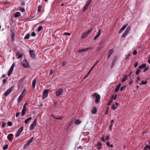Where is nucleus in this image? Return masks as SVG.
<instances>
[{"instance_id": "nucleus-1", "label": "nucleus", "mask_w": 150, "mask_h": 150, "mask_svg": "<svg viewBox=\"0 0 150 150\" xmlns=\"http://www.w3.org/2000/svg\"><path fill=\"white\" fill-rule=\"evenodd\" d=\"M92 96L93 97L95 98H96V103H98L100 99V96L99 94H98L97 93H94Z\"/></svg>"}, {"instance_id": "nucleus-2", "label": "nucleus", "mask_w": 150, "mask_h": 150, "mask_svg": "<svg viewBox=\"0 0 150 150\" xmlns=\"http://www.w3.org/2000/svg\"><path fill=\"white\" fill-rule=\"evenodd\" d=\"M29 53L30 57L33 59H35L36 58V55L34 50H31L29 51Z\"/></svg>"}, {"instance_id": "nucleus-3", "label": "nucleus", "mask_w": 150, "mask_h": 150, "mask_svg": "<svg viewBox=\"0 0 150 150\" xmlns=\"http://www.w3.org/2000/svg\"><path fill=\"white\" fill-rule=\"evenodd\" d=\"M92 30V29H91L83 33L82 35L81 38L83 39L85 38L91 32Z\"/></svg>"}, {"instance_id": "nucleus-4", "label": "nucleus", "mask_w": 150, "mask_h": 150, "mask_svg": "<svg viewBox=\"0 0 150 150\" xmlns=\"http://www.w3.org/2000/svg\"><path fill=\"white\" fill-rule=\"evenodd\" d=\"M13 86H11L10 88L7 90L4 93L5 96H7L13 91Z\"/></svg>"}, {"instance_id": "nucleus-5", "label": "nucleus", "mask_w": 150, "mask_h": 150, "mask_svg": "<svg viewBox=\"0 0 150 150\" xmlns=\"http://www.w3.org/2000/svg\"><path fill=\"white\" fill-rule=\"evenodd\" d=\"M36 122L37 120L36 119H35L34 121L32 122V124L30 125V130H32L34 129V127L36 125Z\"/></svg>"}, {"instance_id": "nucleus-6", "label": "nucleus", "mask_w": 150, "mask_h": 150, "mask_svg": "<svg viewBox=\"0 0 150 150\" xmlns=\"http://www.w3.org/2000/svg\"><path fill=\"white\" fill-rule=\"evenodd\" d=\"M49 92V90L48 89H45L44 90L42 97L43 99H45L48 96V93Z\"/></svg>"}, {"instance_id": "nucleus-7", "label": "nucleus", "mask_w": 150, "mask_h": 150, "mask_svg": "<svg viewBox=\"0 0 150 150\" xmlns=\"http://www.w3.org/2000/svg\"><path fill=\"white\" fill-rule=\"evenodd\" d=\"M14 64H13L11 67V68L10 69V70H9L8 73V76H10L11 74L12 73V71L14 69Z\"/></svg>"}, {"instance_id": "nucleus-8", "label": "nucleus", "mask_w": 150, "mask_h": 150, "mask_svg": "<svg viewBox=\"0 0 150 150\" xmlns=\"http://www.w3.org/2000/svg\"><path fill=\"white\" fill-rule=\"evenodd\" d=\"M23 127L22 126L18 130V132L16 135V137H18L21 134V133L23 130Z\"/></svg>"}, {"instance_id": "nucleus-9", "label": "nucleus", "mask_w": 150, "mask_h": 150, "mask_svg": "<svg viewBox=\"0 0 150 150\" xmlns=\"http://www.w3.org/2000/svg\"><path fill=\"white\" fill-rule=\"evenodd\" d=\"M63 92V90L62 89H59L56 92V96H58L62 95Z\"/></svg>"}, {"instance_id": "nucleus-10", "label": "nucleus", "mask_w": 150, "mask_h": 150, "mask_svg": "<svg viewBox=\"0 0 150 150\" xmlns=\"http://www.w3.org/2000/svg\"><path fill=\"white\" fill-rule=\"evenodd\" d=\"M27 105V103H25L23 107V108L22 111V116H23L24 115L25 113L26 112V105Z\"/></svg>"}, {"instance_id": "nucleus-11", "label": "nucleus", "mask_w": 150, "mask_h": 150, "mask_svg": "<svg viewBox=\"0 0 150 150\" xmlns=\"http://www.w3.org/2000/svg\"><path fill=\"white\" fill-rule=\"evenodd\" d=\"M23 66L25 68H28V67L27 62L26 60H24L22 63Z\"/></svg>"}, {"instance_id": "nucleus-12", "label": "nucleus", "mask_w": 150, "mask_h": 150, "mask_svg": "<svg viewBox=\"0 0 150 150\" xmlns=\"http://www.w3.org/2000/svg\"><path fill=\"white\" fill-rule=\"evenodd\" d=\"M24 91H23L21 93V95L18 98V103H20L22 100V99L23 96V94L24 93Z\"/></svg>"}, {"instance_id": "nucleus-13", "label": "nucleus", "mask_w": 150, "mask_h": 150, "mask_svg": "<svg viewBox=\"0 0 150 150\" xmlns=\"http://www.w3.org/2000/svg\"><path fill=\"white\" fill-rule=\"evenodd\" d=\"M101 30L100 29H99L98 30L97 35H96L94 38V40H96L99 37L101 34Z\"/></svg>"}, {"instance_id": "nucleus-14", "label": "nucleus", "mask_w": 150, "mask_h": 150, "mask_svg": "<svg viewBox=\"0 0 150 150\" xmlns=\"http://www.w3.org/2000/svg\"><path fill=\"white\" fill-rule=\"evenodd\" d=\"M118 105V103H115V104H114L112 105V109L113 110H115L117 108Z\"/></svg>"}, {"instance_id": "nucleus-15", "label": "nucleus", "mask_w": 150, "mask_h": 150, "mask_svg": "<svg viewBox=\"0 0 150 150\" xmlns=\"http://www.w3.org/2000/svg\"><path fill=\"white\" fill-rule=\"evenodd\" d=\"M127 24L123 26L121 28L120 30L119 33H121L125 29V28L127 27Z\"/></svg>"}, {"instance_id": "nucleus-16", "label": "nucleus", "mask_w": 150, "mask_h": 150, "mask_svg": "<svg viewBox=\"0 0 150 150\" xmlns=\"http://www.w3.org/2000/svg\"><path fill=\"white\" fill-rule=\"evenodd\" d=\"M36 82V79L35 78L33 80V82H32V83L33 88H34L35 87V85Z\"/></svg>"}, {"instance_id": "nucleus-17", "label": "nucleus", "mask_w": 150, "mask_h": 150, "mask_svg": "<svg viewBox=\"0 0 150 150\" xmlns=\"http://www.w3.org/2000/svg\"><path fill=\"white\" fill-rule=\"evenodd\" d=\"M113 52V50L112 49L110 50L109 51L107 57L108 58H109L110 57L111 54Z\"/></svg>"}, {"instance_id": "nucleus-18", "label": "nucleus", "mask_w": 150, "mask_h": 150, "mask_svg": "<svg viewBox=\"0 0 150 150\" xmlns=\"http://www.w3.org/2000/svg\"><path fill=\"white\" fill-rule=\"evenodd\" d=\"M97 111V109L96 107H94L92 110V113L93 114H95Z\"/></svg>"}, {"instance_id": "nucleus-19", "label": "nucleus", "mask_w": 150, "mask_h": 150, "mask_svg": "<svg viewBox=\"0 0 150 150\" xmlns=\"http://www.w3.org/2000/svg\"><path fill=\"white\" fill-rule=\"evenodd\" d=\"M146 67V64H143L141 66H139V69H142V68H145Z\"/></svg>"}, {"instance_id": "nucleus-20", "label": "nucleus", "mask_w": 150, "mask_h": 150, "mask_svg": "<svg viewBox=\"0 0 150 150\" xmlns=\"http://www.w3.org/2000/svg\"><path fill=\"white\" fill-rule=\"evenodd\" d=\"M121 85V83H120L117 86V87L116 88H115V92H117L118 91L120 88V87Z\"/></svg>"}, {"instance_id": "nucleus-21", "label": "nucleus", "mask_w": 150, "mask_h": 150, "mask_svg": "<svg viewBox=\"0 0 150 150\" xmlns=\"http://www.w3.org/2000/svg\"><path fill=\"white\" fill-rule=\"evenodd\" d=\"M13 136V134H9L7 136V138L9 140H11L12 139L11 137H12Z\"/></svg>"}, {"instance_id": "nucleus-22", "label": "nucleus", "mask_w": 150, "mask_h": 150, "mask_svg": "<svg viewBox=\"0 0 150 150\" xmlns=\"http://www.w3.org/2000/svg\"><path fill=\"white\" fill-rule=\"evenodd\" d=\"M127 79V75L123 77L122 80V83H123Z\"/></svg>"}, {"instance_id": "nucleus-23", "label": "nucleus", "mask_w": 150, "mask_h": 150, "mask_svg": "<svg viewBox=\"0 0 150 150\" xmlns=\"http://www.w3.org/2000/svg\"><path fill=\"white\" fill-rule=\"evenodd\" d=\"M89 6L87 5H85L83 8V12L85 11L88 8Z\"/></svg>"}, {"instance_id": "nucleus-24", "label": "nucleus", "mask_w": 150, "mask_h": 150, "mask_svg": "<svg viewBox=\"0 0 150 150\" xmlns=\"http://www.w3.org/2000/svg\"><path fill=\"white\" fill-rule=\"evenodd\" d=\"M81 122V121L79 120H77L75 121V123L76 125H79Z\"/></svg>"}, {"instance_id": "nucleus-25", "label": "nucleus", "mask_w": 150, "mask_h": 150, "mask_svg": "<svg viewBox=\"0 0 150 150\" xmlns=\"http://www.w3.org/2000/svg\"><path fill=\"white\" fill-rule=\"evenodd\" d=\"M20 13L19 12H17L16 13L15 15V17H18L19 16H20Z\"/></svg>"}, {"instance_id": "nucleus-26", "label": "nucleus", "mask_w": 150, "mask_h": 150, "mask_svg": "<svg viewBox=\"0 0 150 150\" xmlns=\"http://www.w3.org/2000/svg\"><path fill=\"white\" fill-rule=\"evenodd\" d=\"M85 51H86V50H85V48H84V49H81L79 50L78 51V52H79V53H82V52H84Z\"/></svg>"}, {"instance_id": "nucleus-27", "label": "nucleus", "mask_w": 150, "mask_h": 150, "mask_svg": "<svg viewBox=\"0 0 150 150\" xmlns=\"http://www.w3.org/2000/svg\"><path fill=\"white\" fill-rule=\"evenodd\" d=\"M34 139H35L33 137H31L30 140L29 141V144L31 143Z\"/></svg>"}, {"instance_id": "nucleus-28", "label": "nucleus", "mask_w": 150, "mask_h": 150, "mask_svg": "<svg viewBox=\"0 0 150 150\" xmlns=\"http://www.w3.org/2000/svg\"><path fill=\"white\" fill-rule=\"evenodd\" d=\"M16 55H18V59L21 58L22 56V54H19V52H17Z\"/></svg>"}, {"instance_id": "nucleus-29", "label": "nucleus", "mask_w": 150, "mask_h": 150, "mask_svg": "<svg viewBox=\"0 0 150 150\" xmlns=\"http://www.w3.org/2000/svg\"><path fill=\"white\" fill-rule=\"evenodd\" d=\"M147 82V81H144L143 80L142 82L141 83H139V84L140 85H143V84H145Z\"/></svg>"}, {"instance_id": "nucleus-30", "label": "nucleus", "mask_w": 150, "mask_h": 150, "mask_svg": "<svg viewBox=\"0 0 150 150\" xmlns=\"http://www.w3.org/2000/svg\"><path fill=\"white\" fill-rule=\"evenodd\" d=\"M107 145L108 146H110L111 148L113 147V146L112 144L110 145V143L108 142H107Z\"/></svg>"}, {"instance_id": "nucleus-31", "label": "nucleus", "mask_w": 150, "mask_h": 150, "mask_svg": "<svg viewBox=\"0 0 150 150\" xmlns=\"http://www.w3.org/2000/svg\"><path fill=\"white\" fill-rule=\"evenodd\" d=\"M130 53H129V54L127 55H125V56L126 57V58L125 59L126 60L128 58H129V57L130 56Z\"/></svg>"}, {"instance_id": "nucleus-32", "label": "nucleus", "mask_w": 150, "mask_h": 150, "mask_svg": "<svg viewBox=\"0 0 150 150\" xmlns=\"http://www.w3.org/2000/svg\"><path fill=\"white\" fill-rule=\"evenodd\" d=\"M8 147V144H6L5 146L4 147H3V149L4 150H6Z\"/></svg>"}, {"instance_id": "nucleus-33", "label": "nucleus", "mask_w": 150, "mask_h": 150, "mask_svg": "<svg viewBox=\"0 0 150 150\" xmlns=\"http://www.w3.org/2000/svg\"><path fill=\"white\" fill-rule=\"evenodd\" d=\"M42 28V26H39L38 29V32L40 31Z\"/></svg>"}, {"instance_id": "nucleus-34", "label": "nucleus", "mask_w": 150, "mask_h": 150, "mask_svg": "<svg viewBox=\"0 0 150 150\" xmlns=\"http://www.w3.org/2000/svg\"><path fill=\"white\" fill-rule=\"evenodd\" d=\"M131 29V27L130 26H128L127 27V28L126 29V30L129 32V31Z\"/></svg>"}, {"instance_id": "nucleus-35", "label": "nucleus", "mask_w": 150, "mask_h": 150, "mask_svg": "<svg viewBox=\"0 0 150 150\" xmlns=\"http://www.w3.org/2000/svg\"><path fill=\"white\" fill-rule=\"evenodd\" d=\"M14 33H12L11 36V38L12 39V40L13 41H14Z\"/></svg>"}, {"instance_id": "nucleus-36", "label": "nucleus", "mask_w": 150, "mask_h": 150, "mask_svg": "<svg viewBox=\"0 0 150 150\" xmlns=\"http://www.w3.org/2000/svg\"><path fill=\"white\" fill-rule=\"evenodd\" d=\"M141 71L140 70H138L137 71H136V74L137 75H138L139 73Z\"/></svg>"}, {"instance_id": "nucleus-37", "label": "nucleus", "mask_w": 150, "mask_h": 150, "mask_svg": "<svg viewBox=\"0 0 150 150\" xmlns=\"http://www.w3.org/2000/svg\"><path fill=\"white\" fill-rule=\"evenodd\" d=\"M36 33L34 32H33L31 34V36L33 37H34L36 35Z\"/></svg>"}, {"instance_id": "nucleus-38", "label": "nucleus", "mask_w": 150, "mask_h": 150, "mask_svg": "<svg viewBox=\"0 0 150 150\" xmlns=\"http://www.w3.org/2000/svg\"><path fill=\"white\" fill-rule=\"evenodd\" d=\"M12 125V123L11 122H9L8 123V125L9 126H11Z\"/></svg>"}, {"instance_id": "nucleus-39", "label": "nucleus", "mask_w": 150, "mask_h": 150, "mask_svg": "<svg viewBox=\"0 0 150 150\" xmlns=\"http://www.w3.org/2000/svg\"><path fill=\"white\" fill-rule=\"evenodd\" d=\"M137 54V51L136 50H134L133 52V54L134 55H135Z\"/></svg>"}, {"instance_id": "nucleus-40", "label": "nucleus", "mask_w": 150, "mask_h": 150, "mask_svg": "<svg viewBox=\"0 0 150 150\" xmlns=\"http://www.w3.org/2000/svg\"><path fill=\"white\" fill-rule=\"evenodd\" d=\"M112 99L108 103V105H110L111 104L112 102Z\"/></svg>"}, {"instance_id": "nucleus-41", "label": "nucleus", "mask_w": 150, "mask_h": 150, "mask_svg": "<svg viewBox=\"0 0 150 150\" xmlns=\"http://www.w3.org/2000/svg\"><path fill=\"white\" fill-rule=\"evenodd\" d=\"M64 35H71V33H68L65 32V33H64Z\"/></svg>"}, {"instance_id": "nucleus-42", "label": "nucleus", "mask_w": 150, "mask_h": 150, "mask_svg": "<svg viewBox=\"0 0 150 150\" xmlns=\"http://www.w3.org/2000/svg\"><path fill=\"white\" fill-rule=\"evenodd\" d=\"M109 107H108L107 108V109L106 111V112H105V114H108V110H109Z\"/></svg>"}, {"instance_id": "nucleus-43", "label": "nucleus", "mask_w": 150, "mask_h": 150, "mask_svg": "<svg viewBox=\"0 0 150 150\" xmlns=\"http://www.w3.org/2000/svg\"><path fill=\"white\" fill-rule=\"evenodd\" d=\"M91 3V2H90V1H88V2L86 3V5H87V6H89V4Z\"/></svg>"}, {"instance_id": "nucleus-44", "label": "nucleus", "mask_w": 150, "mask_h": 150, "mask_svg": "<svg viewBox=\"0 0 150 150\" xmlns=\"http://www.w3.org/2000/svg\"><path fill=\"white\" fill-rule=\"evenodd\" d=\"M66 63L65 62H63L62 63L63 66L64 67H65L66 66Z\"/></svg>"}, {"instance_id": "nucleus-45", "label": "nucleus", "mask_w": 150, "mask_h": 150, "mask_svg": "<svg viewBox=\"0 0 150 150\" xmlns=\"http://www.w3.org/2000/svg\"><path fill=\"white\" fill-rule=\"evenodd\" d=\"M20 10L22 12H24L25 11V9L23 8H21Z\"/></svg>"}, {"instance_id": "nucleus-46", "label": "nucleus", "mask_w": 150, "mask_h": 150, "mask_svg": "<svg viewBox=\"0 0 150 150\" xmlns=\"http://www.w3.org/2000/svg\"><path fill=\"white\" fill-rule=\"evenodd\" d=\"M125 86H122V87H121L120 88V90L121 91H123V90H124V89H125Z\"/></svg>"}, {"instance_id": "nucleus-47", "label": "nucleus", "mask_w": 150, "mask_h": 150, "mask_svg": "<svg viewBox=\"0 0 150 150\" xmlns=\"http://www.w3.org/2000/svg\"><path fill=\"white\" fill-rule=\"evenodd\" d=\"M28 122V118H27L25 121V123L26 124Z\"/></svg>"}, {"instance_id": "nucleus-48", "label": "nucleus", "mask_w": 150, "mask_h": 150, "mask_svg": "<svg viewBox=\"0 0 150 150\" xmlns=\"http://www.w3.org/2000/svg\"><path fill=\"white\" fill-rule=\"evenodd\" d=\"M6 125V124L5 122H3L2 125V128H3L5 127Z\"/></svg>"}, {"instance_id": "nucleus-49", "label": "nucleus", "mask_w": 150, "mask_h": 150, "mask_svg": "<svg viewBox=\"0 0 150 150\" xmlns=\"http://www.w3.org/2000/svg\"><path fill=\"white\" fill-rule=\"evenodd\" d=\"M94 67H92L91 68V69L89 70V71L88 72V73H89V74H90L91 72V71H92V70L94 68Z\"/></svg>"}, {"instance_id": "nucleus-50", "label": "nucleus", "mask_w": 150, "mask_h": 150, "mask_svg": "<svg viewBox=\"0 0 150 150\" xmlns=\"http://www.w3.org/2000/svg\"><path fill=\"white\" fill-rule=\"evenodd\" d=\"M138 65V62H137L136 63H135L134 65V67H136Z\"/></svg>"}, {"instance_id": "nucleus-51", "label": "nucleus", "mask_w": 150, "mask_h": 150, "mask_svg": "<svg viewBox=\"0 0 150 150\" xmlns=\"http://www.w3.org/2000/svg\"><path fill=\"white\" fill-rule=\"evenodd\" d=\"M148 70V68H146L143 70V71L144 72H145L146 71H147Z\"/></svg>"}, {"instance_id": "nucleus-52", "label": "nucleus", "mask_w": 150, "mask_h": 150, "mask_svg": "<svg viewBox=\"0 0 150 150\" xmlns=\"http://www.w3.org/2000/svg\"><path fill=\"white\" fill-rule=\"evenodd\" d=\"M91 49V47H88V48H85V49L86 51L88 50Z\"/></svg>"}, {"instance_id": "nucleus-53", "label": "nucleus", "mask_w": 150, "mask_h": 150, "mask_svg": "<svg viewBox=\"0 0 150 150\" xmlns=\"http://www.w3.org/2000/svg\"><path fill=\"white\" fill-rule=\"evenodd\" d=\"M126 35H127L124 33H123V34H122V37H125Z\"/></svg>"}, {"instance_id": "nucleus-54", "label": "nucleus", "mask_w": 150, "mask_h": 150, "mask_svg": "<svg viewBox=\"0 0 150 150\" xmlns=\"http://www.w3.org/2000/svg\"><path fill=\"white\" fill-rule=\"evenodd\" d=\"M109 139V136H106V138H105V139L106 140H108Z\"/></svg>"}, {"instance_id": "nucleus-55", "label": "nucleus", "mask_w": 150, "mask_h": 150, "mask_svg": "<svg viewBox=\"0 0 150 150\" xmlns=\"http://www.w3.org/2000/svg\"><path fill=\"white\" fill-rule=\"evenodd\" d=\"M41 9V7L40 6H39L38 7V11H40Z\"/></svg>"}, {"instance_id": "nucleus-56", "label": "nucleus", "mask_w": 150, "mask_h": 150, "mask_svg": "<svg viewBox=\"0 0 150 150\" xmlns=\"http://www.w3.org/2000/svg\"><path fill=\"white\" fill-rule=\"evenodd\" d=\"M129 32V31L126 30H125V32H124L126 35H127V34Z\"/></svg>"}, {"instance_id": "nucleus-57", "label": "nucleus", "mask_w": 150, "mask_h": 150, "mask_svg": "<svg viewBox=\"0 0 150 150\" xmlns=\"http://www.w3.org/2000/svg\"><path fill=\"white\" fill-rule=\"evenodd\" d=\"M129 32V31L126 30H125V32H124L126 35H127V34Z\"/></svg>"}, {"instance_id": "nucleus-58", "label": "nucleus", "mask_w": 150, "mask_h": 150, "mask_svg": "<svg viewBox=\"0 0 150 150\" xmlns=\"http://www.w3.org/2000/svg\"><path fill=\"white\" fill-rule=\"evenodd\" d=\"M25 39H28V34H27L26 36L25 37Z\"/></svg>"}, {"instance_id": "nucleus-59", "label": "nucleus", "mask_w": 150, "mask_h": 150, "mask_svg": "<svg viewBox=\"0 0 150 150\" xmlns=\"http://www.w3.org/2000/svg\"><path fill=\"white\" fill-rule=\"evenodd\" d=\"M20 114V112H17L16 114V116L17 117Z\"/></svg>"}, {"instance_id": "nucleus-60", "label": "nucleus", "mask_w": 150, "mask_h": 150, "mask_svg": "<svg viewBox=\"0 0 150 150\" xmlns=\"http://www.w3.org/2000/svg\"><path fill=\"white\" fill-rule=\"evenodd\" d=\"M99 62L98 61H97L95 64H94V65L93 66V67H95V66L97 64V63H98V62Z\"/></svg>"}, {"instance_id": "nucleus-61", "label": "nucleus", "mask_w": 150, "mask_h": 150, "mask_svg": "<svg viewBox=\"0 0 150 150\" xmlns=\"http://www.w3.org/2000/svg\"><path fill=\"white\" fill-rule=\"evenodd\" d=\"M53 73V71L52 70H51L50 73V75H51Z\"/></svg>"}, {"instance_id": "nucleus-62", "label": "nucleus", "mask_w": 150, "mask_h": 150, "mask_svg": "<svg viewBox=\"0 0 150 150\" xmlns=\"http://www.w3.org/2000/svg\"><path fill=\"white\" fill-rule=\"evenodd\" d=\"M54 118L57 119H62L61 117H54Z\"/></svg>"}, {"instance_id": "nucleus-63", "label": "nucleus", "mask_w": 150, "mask_h": 150, "mask_svg": "<svg viewBox=\"0 0 150 150\" xmlns=\"http://www.w3.org/2000/svg\"><path fill=\"white\" fill-rule=\"evenodd\" d=\"M6 82V79H4L3 81V83H5Z\"/></svg>"}, {"instance_id": "nucleus-64", "label": "nucleus", "mask_w": 150, "mask_h": 150, "mask_svg": "<svg viewBox=\"0 0 150 150\" xmlns=\"http://www.w3.org/2000/svg\"><path fill=\"white\" fill-rule=\"evenodd\" d=\"M146 148H148L150 150V145H149V146L147 145L146 146Z\"/></svg>"}]
</instances>
